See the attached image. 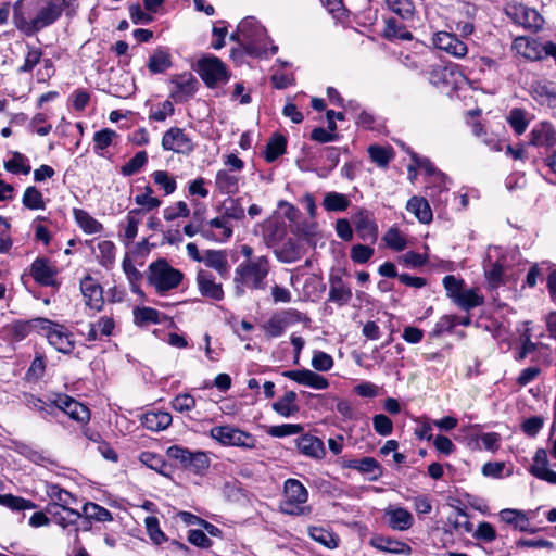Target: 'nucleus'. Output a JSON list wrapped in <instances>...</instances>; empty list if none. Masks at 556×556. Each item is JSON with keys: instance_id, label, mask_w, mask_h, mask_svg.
I'll use <instances>...</instances> for the list:
<instances>
[{"instance_id": "2f4dec72", "label": "nucleus", "mask_w": 556, "mask_h": 556, "mask_svg": "<svg viewBox=\"0 0 556 556\" xmlns=\"http://www.w3.org/2000/svg\"><path fill=\"white\" fill-rule=\"evenodd\" d=\"M352 299V291L340 277L330 279L328 300L338 305H345Z\"/></svg>"}, {"instance_id": "4c0bfd02", "label": "nucleus", "mask_w": 556, "mask_h": 556, "mask_svg": "<svg viewBox=\"0 0 556 556\" xmlns=\"http://www.w3.org/2000/svg\"><path fill=\"white\" fill-rule=\"evenodd\" d=\"M74 218L81 230L86 233L93 235L102 231V224L93 218L88 212L81 208H74Z\"/></svg>"}, {"instance_id": "49530a36", "label": "nucleus", "mask_w": 556, "mask_h": 556, "mask_svg": "<svg viewBox=\"0 0 556 556\" xmlns=\"http://www.w3.org/2000/svg\"><path fill=\"white\" fill-rule=\"evenodd\" d=\"M464 311H470L473 307L481 306L484 298L478 293L477 289L463 290L454 302Z\"/></svg>"}, {"instance_id": "cd10ccee", "label": "nucleus", "mask_w": 556, "mask_h": 556, "mask_svg": "<svg viewBox=\"0 0 556 556\" xmlns=\"http://www.w3.org/2000/svg\"><path fill=\"white\" fill-rule=\"evenodd\" d=\"M498 515L503 522L513 526L521 532H534V530L530 528L529 518L521 510L505 508L502 509Z\"/></svg>"}, {"instance_id": "774afa93", "label": "nucleus", "mask_w": 556, "mask_h": 556, "mask_svg": "<svg viewBox=\"0 0 556 556\" xmlns=\"http://www.w3.org/2000/svg\"><path fill=\"white\" fill-rule=\"evenodd\" d=\"M383 241L395 251H403L406 248V239L397 228H390L384 233Z\"/></svg>"}, {"instance_id": "a18cd8bd", "label": "nucleus", "mask_w": 556, "mask_h": 556, "mask_svg": "<svg viewBox=\"0 0 556 556\" xmlns=\"http://www.w3.org/2000/svg\"><path fill=\"white\" fill-rule=\"evenodd\" d=\"M323 206L327 212H343L350 206V200L343 193L331 191L325 194Z\"/></svg>"}, {"instance_id": "4468645a", "label": "nucleus", "mask_w": 556, "mask_h": 556, "mask_svg": "<svg viewBox=\"0 0 556 556\" xmlns=\"http://www.w3.org/2000/svg\"><path fill=\"white\" fill-rule=\"evenodd\" d=\"M62 14L60 0H40L38 12L33 18V28L37 31L52 25Z\"/></svg>"}, {"instance_id": "9b49d317", "label": "nucleus", "mask_w": 556, "mask_h": 556, "mask_svg": "<svg viewBox=\"0 0 556 556\" xmlns=\"http://www.w3.org/2000/svg\"><path fill=\"white\" fill-rule=\"evenodd\" d=\"M198 73L208 87L226 83L228 74L225 64L216 56H207L199 60Z\"/></svg>"}, {"instance_id": "79ce46f5", "label": "nucleus", "mask_w": 556, "mask_h": 556, "mask_svg": "<svg viewBox=\"0 0 556 556\" xmlns=\"http://www.w3.org/2000/svg\"><path fill=\"white\" fill-rule=\"evenodd\" d=\"M24 400L26 405L34 410L46 413L47 415H54V406L52 403L54 400V393L48 395L47 399H40L34 394L26 393L24 395Z\"/></svg>"}, {"instance_id": "c756f323", "label": "nucleus", "mask_w": 556, "mask_h": 556, "mask_svg": "<svg viewBox=\"0 0 556 556\" xmlns=\"http://www.w3.org/2000/svg\"><path fill=\"white\" fill-rule=\"evenodd\" d=\"M203 263L205 266L216 270L222 277L229 274V263L227 255L220 250H206L203 254Z\"/></svg>"}, {"instance_id": "473e14b6", "label": "nucleus", "mask_w": 556, "mask_h": 556, "mask_svg": "<svg viewBox=\"0 0 556 556\" xmlns=\"http://www.w3.org/2000/svg\"><path fill=\"white\" fill-rule=\"evenodd\" d=\"M389 517V525L392 529L404 531L412 527L414 518L413 515L405 508H390L386 511Z\"/></svg>"}, {"instance_id": "e433bc0d", "label": "nucleus", "mask_w": 556, "mask_h": 556, "mask_svg": "<svg viewBox=\"0 0 556 556\" xmlns=\"http://www.w3.org/2000/svg\"><path fill=\"white\" fill-rule=\"evenodd\" d=\"M215 186L220 193L233 194L239 189V178L226 169H219L216 173Z\"/></svg>"}, {"instance_id": "338daca9", "label": "nucleus", "mask_w": 556, "mask_h": 556, "mask_svg": "<svg viewBox=\"0 0 556 556\" xmlns=\"http://www.w3.org/2000/svg\"><path fill=\"white\" fill-rule=\"evenodd\" d=\"M148 155L146 151H139L134 157H131L125 165L122 166V174L124 176H131L138 173L141 167L147 163Z\"/></svg>"}, {"instance_id": "1a4fd4ad", "label": "nucleus", "mask_w": 556, "mask_h": 556, "mask_svg": "<svg viewBox=\"0 0 556 556\" xmlns=\"http://www.w3.org/2000/svg\"><path fill=\"white\" fill-rule=\"evenodd\" d=\"M505 13L514 23L530 30H539L544 23L543 17L536 10L520 3H507Z\"/></svg>"}, {"instance_id": "7ed1b4c3", "label": "nucleus", "mask_w": 556, "mask_h": 556, "mask_svg": "<svg viewBox=\"0 0 556 556\" xmlns=\"http://www.w3.org/2000/svg\"><path fill=\"white\" fill-rule=\"evenodd\" d=\"M483 273L488 288L492 291L509 281L517 280L513 274L508 273L507 257L498 247H489L483 261Z\"/></svg>"}, {"instance_id": "de8ad7c7", "label": "nucleus", "mask_w": 556, "mask_h": 556, "mask_svg": "<svg viewBox=\"0 0 556 556\" xmlns=\"http://www.w3.org/2000/svg\"><path fill=\"white\" fill-rule=\"evenodd\" d=\"M287 140L281 135H275L269 139L266 144V149L264 152L265 160L268 163L274 162L280 155L286 152Z\"/></svg>"}, {"instance_id": "37998d69", "label": "nucleus", "mask_w": 556, "mask_h": 556, "mask_svg": "<svg viewBox=\"0 0 556 556\" xmlns=\"http://www.w3.org/2000/svg\"><path fill=\"white\" fill-rule=\"evenodd\" d=\"M26 53L23 64L17 68L18 74L30 73L41 61L42 50L30 43L25 45Z\"/></svg>"}, {"instance_id": "ea45409f", "label": "nucleus", "mask_w": 556, "mask_h": 556, "mask_svg": "<svg viewBox=\"0 0 556 556\" xmlns=\"http://www.w3.org/2000/svg\"><path fill=\"white\" fill-rule=\"evenodd\" d=\"M296 393L288 391L285 395L273 404V409L282 417H290L299 412L296 405Z\"/></svg>"}, {"instance_id": "bb28decb", "label": "nucleus", "mask_w": 556, "mask_h": 556, "mask_svg": "<svg viewBox=\"0 0 556 556\" xmlns=\"http://www.w3.org/2000/svg\"><path fill=\"white\" fill-rule=\"evenodd\" d=\"M357 233L362 240H371L372 242L377 239V226L374 223L370 214L362 210L357 212L353 217Z\"/></svg>"}, {"instance_id": "f3484780", "label": "nucleus", "mask_w": 556, "mask_h": 556, "mask_svg": "<svg viewBox=\"0 0 556 556\" xmlns=\"http://www.w3.org/2000/svg\"><path fill=\"white\" fill-rule=\"evenodd\" d=\"M80 291L87 306L94 311H100L102 308L104 303L102 287L90 275L85 276L80 280Z\"/></svg>"}, {"instance_id": "09e8293b", "label": "nucleus", "mask_w": 556, "mask_h": 556, "mask_svg": "<svg viewBox=\"0 0 556 556\" xmlns=\"http://www.w3.org/2000/svg\"><path fill=\"white\" fill-rule=\"evenodd\" d=\"M172 66L170 55L165 50H156L149 59L148 68L153 74L164 73Z\"/></svg>"}, {"instance_id": "ddd939ff", "label": "nucleus", "mask_w": 556, "mask_h": 556, "mask_svg": "<svg viewBox=\"0 0 556 556\" xmlns=\"http://www.w3.org/2000/svg\"><path fill=\"white\" fill-rule=\"evenodd\" d=\"M528 91L540 105L556 108V83L546 78H535L529 85Z\"/></svg>"}, {"instance_id": "4d7b16f0", "label": "nucleus", "mask_w": 556, "mask_h": 556, "mask_svg": "<svg viewBox=\"0 0 556 556\" xmlns=\"http://www.w3.org/2000/svg\"><path fill=\"white\" fill-rule=\"evenodd\" d=\"M22 202L29 210H43L45 201L42 193L36 187H27L24 191Z\"/></svg>"}, {"instance_id": "0eeeda50", "label": "nucleus", "mask_w": 556, "mask_h": 556, "mask_svg": "<svg viewBox=\"0 0 556 556\" xmlns=\"http://www.w3.org/2000/svg\"><path fill=\"white\" fill-rule=\"evenodd\" d=\"M210 437L224 446L251 450L256 445V439L251 433L228 425L213 427Z\"/></svg>"}, {"instance_id": "5fc2aeb1", "label": "nucleus", "mask_w": 556, "mask_h": 556, "mask_svg": "<svg viewBox=\"0 0 556 556\" xmlns=\"http://www.w3.org/2000/svg\"><path fill=\"white\" fill-rule=\"evenodd\" d=\"M22 2L23 0H17L13 5V23L17 29L25 33L26 35H31L37 33V29L33 28V18L27 21L22 12Z\"/></svg>"}, {"instance_id": "c03bdc74", "label": "nucleus", "mask_w": 556, "mask_h": 556, "mask_svg": "<svg viewBox=\"0 0 556 556\" xmlns=\"http://www.w3.org/2000/svg\"><path fill=\"white\" fill-rule=\"evenodd\" d=\"M88 520H96L98 522L112 521V514L105 508L93 502H87L83 506V513Z\"/></svg>"}, {"instance_id": "a211bd4d", "label": "nucleus", "mask_w": 556, "mask_h": 556, "mask_svg": "<svg viewBox=\"0 0 556 556\" xmlns=\"http://www.w3.org/2000/svg\"><path fill=\"white\" fill-rule=\"evenodd\" d=\"M282 376L314 390H326L329 387L325 377L309 369L287 370Z\"/></svg>"}, {"instance_id": "9d476101", "label": "nucleus", "mask_w": 556, "mask_h": 556, "mask_svg": "<svg viewBox=\"0 0 556 556\" xmlns=\"http://www.w3.org/2000/svg\"><path fill=\"white\" fill-rule=\"evenodd\" d=\"M161 144L165 151L184 155H189L194 150L193 139L185 129L179 127H170L166 130L162 137Z\"/></svg>"}, {"instance_id": "39448f33", "label": "nucleus", "mask_w": 556, "mask_h": 556, "mask_svg": "<svg viewBox=\"0 0 556 556\" xmlns=\"http://www.w3.org/2000/svg\"><path fill=\"white\" fill-rule=\"evenodd\" d=\"M30 324L47 338L49 344L58 352L63 354L73 352L75 339L73 332L67 327L47 318H36Z\"/></svg>"}, {"instance_id": "20e7f679", "label": "nucleus", "mask_w": 556, "mask_h": 556, "mask_svg": "<svg viewBox=\"0 0 556 556\" xmlns=\"http://www.w3.org/2000/svg\"><path fill=\"white\" fill-rule=\"evenodd\" d=\"M308 491L296 479H287L283 484V496L279 508L281 513L289 516H308L312 513L311 506L306 505Z\"/></svg>"}, {"instance_id": "a878e982", "label": "nucleus", "mask_w": 556, "mask_h": 556, "mask_svg": "<svg viewBox=\"0 0 556 556\" xmlns=\"http://www.w3.org/2000/svg\"><path fill=\"white\" fill-rule=\"evenodd\" d=\"M530 472L541 480L556 484V471L548 468V456L544 448H539L535 452Z\"/></svg>"}, {"instance_id": "bf43d9fd", "label": "nucleus", "mask_w": 556, "mask_h": 556, "mask_svg": "<svg viewBox=\"0 0 556 556\" xmlns=\"http://www.w3.org/2000/svg\"><path fill=\"white\" fill-rule=\"evenodd\" d=\"M368 154L371 161L380 167H387L389 162L393 159L392 149L381 146H369Z\"/></svg>"}, {"instance_id": "052dcab7", "label": "nucleus", "mask_w": 556, "mask_h": 556, "mask_svg": "<svg viewBox=\"0 0 556 556\" xmlns=\"http://www.w3.org/2000/svg\"><path fill=\"white\" fill-rule=\"evenodd\" d=\"M383 35L388 39L397 38L402 40H410L413 38L412 33L406 30L404 26L399 25L394 18H390L386 22Z\"/></svg>"}, {"instance_id": "5701e85b", "label": "nucleus", "mask_w": 556, "mask_h": 556, "mask_svg": "<svg viewBox=\"0 0 556 556\" xmlns=\"http://www.w3.org/2000/svg\"><path fill=\"white\" fill-rule=\"evenodd\" d=\"M56 268L43 257L36 258L30 267V275L41 286H54Z\"/></svg>"}, {"instance_id": "2eb2a0df", "label": "nucleus", "mask_w": 556, "mask_h": 556, "mask_svg": "<svg viewBox=\"0 0 556 556\" xmlns=\"http://www.w3.org/2000/svg\"><path fill=\"white\" fill-rule=\"evenodd\" d=\"M143 216L142 208H132L127 212L125 218L119 223L118 238L126 247L130 245L137 237Z\"/></svg>"}, {"instance_id": "412c9836", "label": "nucleus", "mask_w": 556, "mask_h": 556, "mask_svg": "<svg viewBox=\"0 0 556 556\" xmlns=\"http://www.w3.org/2000/svg\"><path fill=\"white\" fill-rule=\"evenodd\" d=\"M232 232V223H229L219 215L207 223V228L203 230L202 236L217 242H225L231 238Z\"/></svg>"}, {"instance_id": "864d4df0", "label": "nucleus", "mask_w": 556, "mask_h": 556, "mask_svg": "<svg viewBox=\"0 0 556 556\" xmlns=\"http://www.w3.org/2000/svg\"><path fill=\"white\" fill-rule=\"evenodd\" d=\"M4 168L10 173H22L23 175H28L31 169L27 157L20 152L12 153V159L4 162Z\"/></svg>"}, {"instance_id": "6e6d98bb", "label": "nucleus", "mask_w": 556, "mask_h": 556, "mask_svg": "<svg viewBox=\"0 0 556 556\" xmlns=\"http://www.w3.org/2000/svg\"><path fill=\"white\" fill-rule=\"evenodd\" d=\"M134 320L138 326L160 323L159 311L151 307H137L134 309Z\"/></svg>"}, {"instance_id": "f8f14e48", "label": "nucleus", "mask_w": 556, "mask_h": 556, "mask_svg": "<svg viewBox=\"0 0 556 556\" xmlns=\"http://www.w3.org/2000/svg\"><path fill=\"white\" fill-rule=\"evenodd\" d=\"M52 403L55 404L54 410L59 409L63 412L71 419L79 424L85 425L90 420L89 408L67 394L54 393Z\"/></svg>"}, {"instance_id": "f257e3e1", "label": "nucleus", "mask_w": 556, "mask_h": 556, "mask_svg": "<svg viewBox=\"0 0 556 556\" xmlns=\"http://www.w3.org/2000/svg\"><path fill=\"white\" fill-rule=\"evenodd\" d=\"M271 266L268 256L261 255L241 262L233 273L235 292L241 296L249 290H265Z\"/></svg>"}, {"instance_id": "e2e57ef3", "label": "nucleus", "mask_w": 556, "mask_h": 556, "mask_svg": "<svg viewBox=\"0 0 556 556\" xmlns=\"http://www.w3.org/2000/svg\"><path fill=\"white\" fill-rule=\"evenodd\" d=\"M122 267H123V270L127 277V279L129 280V283L131 286V290L134 292H139V287H138V282L139 280L141 279V274L140 271L135 267L131 258L126 255L122 262Z\"/></svg>"}, {"instance_id": "69168bd1", "label": "nucleus", "mask_w": 556, "mask_h": 556, "mask_svg": "<svg viewBox=\"0 0 556 556\" xmlns=\"http://www.w3.org/2000/svg\"><path fill=\"white\" fill-rule=\"evenodd\" d=\"M226 220L232 223V220H241L244 218V208L239 204L237 200H229L224 204L223 213L220 214Z\"/></svg>"}, {"instance_id": "4be33fe9", "label": "nucleus", "mask_w": 556, "mask_h": 556, "mask_svg": "<svg viewBox=\"0 0 556 556\" xmlns=\"http://www.w3.org/2000/svg\"><path fill=\"white\" fill-rule=\"evenodd\" d=\"M197 285L203 296L215 301L224 299V290L222 283L215 281L214 276L204 269H200L197 274Z\"/></svg>"}, {"instance_id": "f03ea898", "label": "nucleus", "mask_w": 556, "mask_h": 556, "mask_svg": "<svg viewBox=\"0 0 556 556\" xmlns=\"http://www.w3.org/2000/svg\"><path fill=\"white\" fill-rule=\"evenodd\" d=\"M240 34L242 36V46L249 54L266 58L277 52L276 46L268 48L266 29L254 17L248 16L239 23Z\"/></svg>"}, {"instance_id": "8fccbe9b", "label": "nucleus", "mask_w": 556, "mask_h": 556, "mask_svg": "<svg viewBox=\"0 0 556 556\" xmlns=\"http://www.w3.org/2000/svg\"><path fill=\"white\" fill-rule=\"evenodd\" d=\"M97 249L99 264L106 268L112 266L115 261V244L110 240H101L97 243Z\"/></svg>"}, {"instance_id": "aec40b11", "label": "nucleus", "mask_w": 556, "mask_h": 556, "mask_svg": "<svg viewBox=\"0 0 556 556\" xmlns=\"http://www.w3.org/2000/svg\"><path fill=\"white\" fill-rule=\"evenodd\" d=\"M298 451L309 458L320 460L326 456L324 442L312 434H302L295 439Z\"/></svg>"}, {"instance_id": "c85d7f7f", "label": "nucleus", "mask_w": 556, "mask_h": 556, "mask_svg": "<svg viewBox=\"0 0 556 556\" xmlns=\"http://www.w3.org/2000/svg\"><path fill=\"white\" fill-rule=\"evenodd\" d=\"M47 513L51 516V520L62 528H67L81 518V514L73 508H63L54 505H48Z\"/></svg>"}, {"instance_id": "f704fd0d", "label": "nucleus", "mask_w": 556, "mask_h": 556, "mask_svg": "<svg viewBox=\"0 0 556 556\" xmlns=\"http://www.w3.org/2000/svg\"><path fill=\"white\" fill-rule=\"evenodd\" d=\"M274 253L281 263H293L302 257L301 248L292 239H288L280 247H276Z\"/></svg>"}, {"instance_id": "423d86ee", "label": "nucleus", "mask_w": 556, "mask_h": 556, "mask_svg": "<svg viewBox=\"0 0 556 556\" xmlns=\"http://www.w3.org/2000/svg\"><path fill=\"white\" fill-rule=\"evenodd\" d=\"M184 274L172 267L165 260H159L149 266V282L157 293H165L177 288Z\"/></svg>"}, {"instance_id": "3c124183", "label": "nucleus", "mask_w": 556, "mask_h": 556, "mask_svg": "<svg viewBox=\"0 0 556 556\" xmlns=\"http://www.w3.org/2000/svg\"><path fill=\"white\" fill-rule=\"evenodd\" d=\"M0 505L16 511L34 509L36 507L31 501L12 494H0Z\"/></svg>"}, {"instance_id": "58836bf2", "label": "nucleus", "mask_w": 556, "mask_h": 556, "mask_svg": "<svg viewBox=\"0 0 556 556\" xmlns=\"http://www.w3.org/2000/svg\"><path fill=\"white\" fill-rule=\"evenodd\" d=\"M308 535L312 540L329 549H333L339 545V538L330 530L323 527H308Z\"/></svg>"}, {"instance_id": "7c9ffc66", "label": "nucleus", "mask_w": 556, "mask_h": 556, "mask_svg": "<svg viewBox=\"0 0 556 556\" xmlns=\"http://www.w3.org/2000/svg\"><path fill=\"white\" fill-rule=\"evenodd\" d=\"M173 421L172 415L167 412H148L141 417L142 425L151 431L167 429Z\"/></svg>"}, {"instance_id": "c9c22d12", "label": "nucleus", "mask_w": 556, "mask_h": 556, "mask_svg": "<svg viewBox=\"0 0 556 556\" xmlns=\"http://www.w3.org/2000/svg\"><path fill=\"white\" fill-rule=\"evenodd\" d=\"M406 210L413 213L422 224H428L432 220V211L428 201L424 198L413 197L409 199Z\"/></svg>"}, {"instance_id": "72a5a7b5", "label": "nucleus", "mask_w": 556, "mask_h": 556, "mask_svg": "<svg viewBox=\"0 0 556 556\" xmlns=\"http://www.w3.org/2000/svg\"><path fill=\"white\" fill-rule=\"evenodd\" d=\"M286 235V228L282 223L277 219H268L264 224L263 240L268 248H276Z\"/></svg>"}, {"instance_id": "393cba45", "label": "nucleus", "mask_w": 556, "mask_h": 556, "mask_svg": "<svg viewBox=\"0 0 556 556\" xmlns=\"http://www.w3.org/2000/svg\"><path fill=\"white\" fill-rule=\"evenodd\" d=\"M529 143L534 147H553L556 144V130L548 123L536 124L529 134Z\"/></svg>"}, {"instance_id": "680f3d73", "label": "nucleus", "mask_w": 556, "mask_h": 556, "mask_svg": "<svg viewBox=\"0 0 556 556\" xmlns=\"http://www.w3.org/2000/svg\"><path fill=\"white\" fill-rule=\"evenodd\" d=\"M16 451L18 454L23 455L30 462L43 466L46 463H49V457L41 451L34 448L30 445L20 443L16 445Z\"/></svg>"}, {"instance_id": "603ef678", "label": "nucleus", "mask_w": 556, "mask_h": 556, "mask_svg": "<svg viewBox=\"0 0 556 556\" xmlns=\"http://www.w3.org/2000/svg\"><path fill=\"white\" fill-rule=\"evenodd\" d=\"M507 123L517 135H522L529 126L526 111L515 108L507 115Z\"/></svg>"}, {"instance_id": "6e6552de", "label": "nucleus", "mask_w": 556, "mask_h": 556, "mask_svg": "<svg viewBox=\"0 0 556 556\" xmlns=\"http://www.w3.org/2000/svg\"><path fill=\"white\" fill-rule=\"evenodd\" d=\"M166 455L195 473H202L210 467V458L205 452H191L186 447L173 445L167 448Z\"/></svg>"}, {"instance_id": "dca6fc26", "label": "nucleus", "mask_w": 556, "mask_h": 556, "mask_svg": "<svg viewBox=\"0 0 556 556\" xmlns=\"http://www.w3.org/2000/svg\"><path fill=\"white\" fill-rule=\"evenodd\" d=\"M432 43L435 48L455 58H464L468 52L466 43L459 40L456 35L447 31L434 34Z\"/></svg>"}, {"instance_id": "a19ab883", "label": "nucleus", "mask_w": 556, "mask_h": 556, "mask_svg": "<svg viewBox=\"0 0 556 556\" xmlns=\"http://www.w3.org/2000/svg\"><path fill=\"white\" fill-rule=\"evenodd\" d=\"M48 495L51 500L49 505L71 508L70 506L76 503V497L71 492L60 488L56 484L49 486Z\"/></svg>"}, {"instance_id": "13d9d810", "label": "nucleus", "mask_w": 556, "mask_h": 556, "mask_svg": "<svg viewBox=\"0 0 556 556\" xmlns=\"http://www.w3.org/2000/svg\"><path fill=\"white\" fill-rule=\"evenodd\" d=\"M388 8L403 20H410L415 8L410 0H386Z\"/></svg>"}, {"instance_id": "6ab92c4d", "label": "nucleus", "mask_w": 556, "mask_h": 556, "mask_svg": "<svg viewBox=\"0 0 556 556\" xmlns=\"http://www.w3.org/2000/svg\"><path fill=\"white\" fill-rule=\"evenodd\" d=\"M172 84L175 89L172 91L170 97L176 102H185L193 97L198 89V80L191 73H184L173 78Z\"/></svg>"}, {"instance_id": "b1692460", "label": "nucleus", "mask_w": 556, "mask_h": 556, "mask_svg": "<svg viewBox=\"0 0 556 556\" xmlns=\"http://www.w3.org/2000/svg\"><path fill=\"white\" fill-rule=\"evenodd\" d=\"M542 46L543 43L522 36L517 37L513 42V49L516 53L530 61H540L543 59Z\"/></svg>"}, {"instance_id": "0e129e2a", "label": "nucleus", "mask_w": 556, "mask_h": 556, "mask_svg": "<svg viewBox=\"0 0 556 556\" xmlns=\"http://www.w3.org/2000/svg\"><path fill=\"white\" fill-rule=\"evenodd\" d=\"M190 208L185 201H178L163 210V217L165 220L172 222L179 217H188Z\"/></svg>"}]
</instances>
